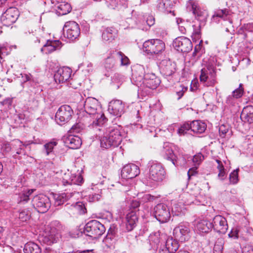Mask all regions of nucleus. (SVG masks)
I'll list each match as a JSON object with an SVG mask.
<instances>
[{"mask_svg": "<svg viewBox=\"0 0 253 253\" xmlns=\"http://www.w3.org/2000/svg\"><path fill=\"white\" fill-rule=\"evenodd\" d=\"M54 198L55 200V205L56 206H59L63 204L66 201V195L65 193L55 194Z\"/></svg>", "mask_w": 253, "mask_h": 253, "instance_id": "obj_40", "label": "nucleus"}, {"mask_svg": "<svg viewBox=\"0 0 253 253\" xmlns=\"http://www.w3.org/2000/svg\"><path fill=\"white\" fill-rule=\"evenodd\" d=\"M207 127L206 125L199 120L193 121L190 123H185L178 129V133L184 135L187 131L191 130L196 133H202L205 131Z\"/></svg>", "mask_w": 253, "mask_h": 253, "instance_id": "obj_6", "label": "nucleus"}, {"mask_svg": "<svg viewBox=\"0 0 253 253\" xmlns=\"http://www.w3.org/2000/svg\"><path fill=\"white\" fill-rule=\"evenodd\" d=\"M213 225L207 220L198 221L196 225L197 229L202 233H208L211 230Z\"/></svg>", "mask_w": 253, "mask_h": 253, "instance_id": "obj_33", "label": "nucleus"}, {"mask_svg": "<svg viewBox=\"0 0 253 253\" xmlns=\"http://www.w3.org/2000/svg\"><path fill=\"white\" fill-rule=\"evenodd\" d=\"M197 169L195 168H193L190 169L187 172V174L190 178L191 176L194 175L195 174L197 173Z\"/></svg>", "mask_w": 253, "mask_h": 253, "instance_id": "obj_60", "label": "nucleus"}, {"mask_svg": "<svg viewBox=\"0 0 253 253\" xmlns=\"http://www.w3.org/2000/svg\"><path fill=\"white\" fill-rule=\"evenodd\" d=\"M85 127V126L82 123H80V121L78 120V122L72 126L70 132L71 133H79Z\"/></svg>", "mask_w": 253, "mask_h": 253, "instance_id": "obj_44", "label": "nucleus"}, {"mask_svg": "<svg viewBox=\"0 0 253 253\" xmlns=\"http://www.w3.org/2000/svg\"><path fill=\"white\" fill-rule=\"evenodd\" d=\"M115 53L116 51H111V55L106 58L104 67L106 69H112L114 68L115 64V59L117 58L116 57H115Z\"/></svg>", "mask_w": 253, "mask_h": 253, "instance_id": "obj_38", "label": "nucleus"}, {"mask_svg": "<svg viewBox=\"0 0 253 253\" xmlns=\"http://www.w3.org/2000/svg\"><path fill=\"white\" fill-rule=\"evenodd\" d=\"M184 207L179 204H175L172 208V213L173 215L180 216L183 213Z\"/></svg>", "mask_w": 253, "mask_h": 253, "instance_id": "obj_43", "label": "nucleus"}, {"mask_svg": "<svg viewBox=\"0 0 253 253\" xmlns=\"http://www.w3.org/2000/svg\"><path fill=\"white\" fill-rule=\"evenodd\" d=\"M73 111L71 107L67 105H64L59 107L55 114V121L60 125L68 123L71 119Z\"/></svg>", "mask_w": 253, "mask_h": 253, "instance_id": "obj_8", "label": "nucleus"}, {"mask_svg": "<svg viewBox=\"0 0 253 253\" xmlns=\"http://www.w3.org/2000/svg\"><path fill=\"white\" fill-rule=\"evenodd\" d=\"M105 231V228L102 224L96 220H92L85 225L84 233L88 236L96 239L101 236Z\"/></svg>", "mask_w": 253, "mask_h": 253, "instance_id": "obj_4", "label": "nucleus"}, {"mask_svg": "<svg viewBox=\"0 0 253 253\" xmlns=\"http://www.w3.org/2000/svg\"><path fill=\"white\" fill-rule=\"evenodd\" d=\"M71 70L68 67L59 68L54 76L56 83L62 84L66 82L71 77Z\"/></svg>", "mask_w": 253, "mask_h": 253, "instance_id": "obj_22", "label": "nucleus"}, {"mask_svg": "<svg viewBox=\"0 0 253 253\" xmlns=\"http://www.w3.org/2000/svg\"><path fill=\"white\" fill-rule=\"evenodd\" d=\"M83 178L81 175H79L77 177H75L74 179H72L71 183L75 184L80 185L83 182Z\"/></svg>", "mask_w": 253, "mask_h": 253, "instance_id": "obj_55", "label": "nucleus"}, {"mask_svg": "<svg viewBox=\"0 0 253 253\" xmlns=\"http://www.w3.org/2000/svg\"><path fill=\"white\" fill-rule=\"evenodd\" d=\"M165 48V42L160 39L148 40L143 44V51L151 55L159 54L163 52Z\"/></svg>", "mask_w": 253, "mask_h": 253, "instance_id": "obj_3", "label": "nucleus"}, {"mask_svg": "<svg viewBox=\"0 0 253 253\" xmlns=\"http://www.w3.org/2000/svg\"><path fill=\"white\" fill-rule=\"evenodd\" d=\"M228 235L230 237L237 238L238 237V231L236 229H233Z\"/></svg>", "mask_w": 253, "mask_h": 253, "instance_id": "obj_58", "label": "nucleus"}, {"mask_svg": "<svg viewBox=\"0 0 253 253\" xmlns=\"http://www.w3.org/2000/svg\"><path fill=\"white\" fill-rule=\"evenodd\" d=\"M147 25L151 27L155 24V18L152 15H149L146 19Z\"/></svg>", "mask_w": 253, "mask_h": 253, "instance_id": "obj_57", "label": "nucleus"}, {"mask_svg": "<svg viewBox=\"0 0 253 253\" xmlns=\"http://www.w3.org/2000/svg\"><path fill=\"white\" fill-rule=\"evenodd\" d=\"M157 8L161 12H164L166 10V3L163 0H157Z\"/></svg>", "mask_w": 253, "mask_h": 253, "instance_id": "obj_50", "label": "nucleus"}, {"mask_svg": "<svg viewBox=\"0 0 253 253\" xmlns=\"http://www.w3.org/2000/svg\"><path fill=\"white\" fill-rule=\"evenodd\" d=\"M154 213L155 218L160 222H167L170 217L169 209L164 204H159L154 208Z\"/></svg>", "mask_w": 253, "mask_h": 253, "instance_id": "obj_11", "label": "nucleus"}, {"mask_svg": "<svg viewBox=\"0 0 253 253\" xmlns=\"http://www.w3.org/2000/svg\"><path fill=\"white\" fill-rule=\"evenodd\" d=\"M239 169L234 170L229 175V180L231 183L235 184L238 183Z\"/></svg>", "mask_w": 253, "mask_h": 253, "instance_id": "obj_45", "label": "nucleus"}, {"mask_svg": "<svg viewBox=\"0 0 253 253\" xmlns=\"http://www.w3.org/2000/svg\"><path fill=\"white\" fill-rule=\"evenodd\" d=\"M140 69L141 70V74L137 75L135 71H133L132 78L133 80L136 79V82H141L143 81V83L148 88L151 89H155L160 84L161 80L157 77L155 74L153 73H147L145 75H143V69L140 67Z\"/></svg>", "mask_w": 253, "mask_h": 253, "instance_id": "obj_2", "label": "nucleus"}, {"mask_svg": "<svg viewBox=\"0 0 253 253\" xmlns=\"http://www.w3.org/2000/svg\"><path fill=\"white\" fill-rule=\"evenodd\" d=\"M152 197V195L151 194H145L144 195L143 199L145 202H151V198Z\"/></svg>", "mask_w": 253, "mask_h": 253, "instance_id": "obj_64", "label": "nucleus"}, {"mask_svg": "<svg viewBox=\"0 0 253 253\" xmlns=\"http://www.w3.org/2000/svg\"><path fill=\"white\" fill-rule=\"evenodd\" d=\"M18 185L17 187H21L22 188L18 193L17 199L18 204H25L29 200V196L33 192V189H29L25 186L26 178L24 177L20 176L18 179Z\"/></svg>", "mask_w": 253, "mask_h": 253, "instance_id": "obj_10", "label": "nucleus"}, {"mask_svg": "<svg viewBox=\"0 0 253 253\" xmlns=\"http://www.w3.org/2000/svg\"><path fill=\"white\" fill-rule=\"evenodd\" d=\"M164 246L171 253H174L179 247L177 241L173 240L172 238H168Z\"/></svg>", "mask_w": 253, "mask_h": 253, "instance_id": "obj_35", "label": "nucleus"}, {"mask_svg": "<svg viewBox=\"0 0 253 253\" xmlns=\"http://www.w3.org/2000/svg\"><path fill=\"white\" fill-rule=\"evenodd\" d=\"M71 209L77 211L79 214H83L86 212V209L84 203L79 202L76 204L71 206Z\"/></svg>", "mask_w": 253, "mask_h": 253, "instance_id": "obj_39", "label": "nucleus"}, {"mask_svg": "<svg viewBox=\"0 0 253 253\" xmlns=\"http://www.w3.org/2000/svg\"><path fill=\"white\" fill-rule=\"evenodd\" d=\"M115 57L121 60L122 65H127L129 64L128 57L121 51H116Z\"/></svg>", "mask_w": 253, "mask_h": 253, "instance_id": "obj_41", "label": "nucleus"}, {"mask_svg": "<svg viewBox=\"0 0 253 253\" xmlns=\"http://www.w3.org/2000/svg\"><path fill=\"white\" fill-rule=\"evenodd\" d=\"M117 240V230L114 226L111 227L107 234L103 240L104 243L108 246H111L116 242Z\"/></svg>", "mask_w": 253, "mask_h": 253, "instance_id": "obj_30", "label": "nucleus"}, {"mask_svg": "<svg viewBox=\"0 0 253 253\" xmlns=\"http://www.w3.org/2000/svg\"><path fill=\"white\" fill-rule=\"evenodd\" d=\"M122 141L121 132L118 129L114 128L109 131L100 139L101 147L108 149L111 147H117Z\"/></svg>", "mask_w": 253, "mask_h": 253, "instance_id": "obj_1", "label": "nucleus"}, {"mask_svg": "<svg viewBox=\"0 0 253 253\" xmlns=\"http://www.w3.org/2000/svg\"><path fill=\"white\" fill-rule=\"evenodd\" d=\"M160 67L161 73L166 77L171 76L176 70V64L170 60H163Z\"/></svg>", "mask_w": 253, "mask_h": 253, "instance_id": "obj_20", "label": "nucleus"}, {"mask_svg": "<svg viewBox=\"0 0 253 253\" xmlns=\"http://www.w3.org/2000/svg\"><path fill=\"white\" fill-rule=\"evenodd\" d=\"M32 202L34 208L40 213L46 212L51 205L49 198L43 194L35 196Z\"/></svg>", "mask_w": 253, "mask_h": 253, "instance_id": "obj_7", "label": "nucleus"}, {"mask_svg": "<svg viewBox=\"0 0 253 253\" xmlns=\"http://www.w3.org/2000/svg\"><path fill=\"white\" fill-rule=\"evenodd\" d=\"M225 174H226V173H225V169H222L221 170H219V173H218V176L221 180H223L225 178Z\"/></svg>", "mask_w": 253, "mask_h": 253, "instance_id": "obj_61", "label": "nucleus"}, {"mask_svg": "<svg viewBox=\"0 0 253 253\" xmlns=\"http://www.w3.org/2000/svg\"><path fill=\"white\" fill-rule=\"evenodd\" d=\"M18 144H19L20 146L19 149L20 150V151L17 150V154H20L21 153V151L24 149V145L22 144V142L21 141L17 140V145Z\"/></svg>", "mask_w": 253, "mask_h": 253, "instance_id": "obj_62", "label": "nucleus"}, {"mask_svg": "<svg viewBox=\"0 0 253 253\" xmlns=\"http://www.w3.org/2000/svg\"><path fill=\"white\" fill-rule=\"evenodd\" d=\"M56 144L57 143L54 141L50 142L44 145V150L45 151L46 155H49L52 152L54 147L56 146Z\"/></svg>", "mask_w": 253, "mask_h": 253, "instance_id": "obj_46", "label": "nucleus"}, {"mask_svg": "<svg viewBox=\"0 0 253 253\" xmlns=\"http://www.w3.org/2000/svg\"><path fill=\"white\" fill-rule=\"evenodd\" d=\"M234 95H243L244 93L243 84H240L238 88L233 91Z\"/></svg>", "mask_w": 253, "mask_h": 253, "instance_id": "obj_54", "label": "nucleus"}, {"mask_svg": "<svg viewBox=\"0 0 253 253\" xmlns=\"http://www.w3.org/2000/svg\"><path fill=\"white\" fill-rule=\"evenodd\" d=\"M203 159L204 156L201 153H199L193 157V162L195 165H199Z\"/></svg>", "mask_w": 253, "mask_h": 253, "instance_id": "obj_51", "label": "nucleus"}, {"mask_svg": "<svg viewBox=\"0 0 253 253\" xmlns=\"http://www.w3.org/2000/svg\"><path fill=\"white\" fill-rule=\"evenodd\" d=\"M159 253H171L167 248H165V246L162 247L159 250Z\"/></svg>", "mask_w": 253, "mask_h": 253, "instance_id": "obj_63", "label": "nucleus"}, {"mask_svg": "<svg viewBox=\"0 0 253 253\" xmlns=\"http://www.w3.org/2000/svg\"><path fill=\"white\" fill-rule=\"evenodd\" d=\"M101 198L100 195L98 194H95L92 195H90L89 197V202H94L98 201Z\"/></svg>", "mask_w": 253, "mask_h": 253, "instance_id": "obj_56", "label": "nucleus"}, {"mask_svg": "<svg viewBox=\"0 0 253 253\" xmlns=\"http://www.w3.org/2000/svg\"><path fill=\"white\" fill-rule=\"evenodd\" d=\"M138 221V215L136 211H130L126 215V228L128 231H131L136 226Z\"/></svg>", "mask_w": 253, "mask_h": 253, "instance_id": "obj_26", "label": "nucleus"}, {"mask_svg": "<svg viewBox=\"0 0 253 253\" xmlns=\"http://www.w3.org/2000/svg\"><path fill=\"white\" fill-rule=\"evenodd\" d=\"M112 80L114 82L118 83L122 82L124 80V76L120 74L116 73L114 75Z\"/></svg>", "mask_w": 253, "mask_h": 253, "instance_id": "obj_52", "label": "nucleus"}, {"mask_svg": "<svg viewBox=\"0 0 253 253\" xmlns=\"http://www.w3.org/2000/svg\"><path fill=\"white\" fill-rule=\"evenodd\" d=\"M140 206V203L139 202L137 201H133L130 204V210L131 211H136V213L138 212V208Z\"/></svg>", "mask_w": 253, "mask_h": 253, "instance_id": "obj_53", "label": "nucleus"}, {"mask_svg": "<svg viewBox=\"0 0 253 253\" xmlns=\"http://www.w3.org/2000/svg\"><path fill=\"white\" fill-rule=\"evenodd\" d=\"M173 45L177 51L182 52H188L192 48V43L191 41L184 37L175 39L173 41Z\"/></svg>", "mask_w": 253, "mask_h": 253, "instance_id": "obj_13", "label": "nucleus"}, {"mask_svg": "<svg viewBox=\"0 0 253 253\" xmlns=\"http://www.w3.org/2000/svg\"><path fill=\"white\" fill-rule=\"evenodd\" d=\"M65 143L69 148L76 149L81 146L82 140L77 136L70 135L65 139Z\"/></svg>", "mask_w": 253, "mask_h": 253, "instance_id": "obj_29", "label": "nucleus"}, {"mask_svg": "<svg viewBox=\"0 0 253 253\" xmlns=\"http://www.w3.org/2000/svg\"><path fill=\"white\" fill-rule=\"evenodd\" d=\"M192 9L193 14L198 20L205 21L208 16L206 10L202 9L195 4L192 5Z\"/></svg>", "mask_w": 253, "mask_h": 253, "instance_id": "obj_31", "label": "nucleus"}, {"mask_svg": "<svg viewBox=\"0 0 253 253\" xmlns=\"http://www.w3.org/2000/svg\"><path fill=\"white\" fill-rule=\"evenodd\" d=\"M229 130V126L224 125H221L219 127V133L220 136L224 138L225 134L228 132Z\"/></svg>", "mask_w": 253, "mask_h": 253, "instance_id": "obj_48", "label": "nucleus"}, {"mask_svg": "<svg viewBox=\"0 0 253 253\" xmlns=\"http://www.w3.org/2000/svg\"><path fill=\"white\" fill-rule=\"evenodd\" d=\"M71 10V6L68 3L61 2L58 6L57 13L60 15H64L69 13Z\"/></svg>", "mask_w": 253, "mask_h": 253, "instance_id": "obj_37", "label": "nucleus"}, {"mask_svg": "<svg viewBox=\"0 0 253 253\" xmlns=\"http://www.w3.org/2000/svg\"><path fill=\"white\" fill-rule=\"evenodd\" d=\"M16 11L14 7H9L3 14L1 20L4 26L8 27L16 22Z\"/></svg>", "mask_w": 253, "mask_h": 253, "instance_id": "obj_23", "label": "nucleus"}, {"mask_svg": "<svg viewBox=\"0 0 253 253\" xmlns=\"http://www.w3.org/2000/svg\"><path fill=\"white\" fill-rule=\"evenodd\" d=\"M92 112H89L87 111H81L78 113V120L80 121L85 127L92 126L93 116Z\"/></svg>", "mask_w": 253, "mask_h": 253, "instance_id": "obj_24", "label": "nucleus"}, {"mask_svg": "<svg viewBox=\"0 0 253 253\" xmlns=\"http://www.w3.org/2000/svg\"><path fill=\"white\" fill-rule=\"evenodd\" d=\"M190 230L187 223H180L173 230L175 238L181 242H184L188 237Z\"/></svg>", "mask_w": 253, "mask_h": 253, "instance_id": "obj_14", "label": "nucleus"}, {"mask_svg": "<svg viewBox=\"0 0 253 253\" xmlns=\"http://www.w3.org/2000/svg\"><path fill=\"white\" fill-rule=\"evenodd\" d=\"M62 43L59 41H47L41 50L45 54H49L61 48Z\"/></svg>", "mask_w": 253, "mask_h": 253, "instance_id": "obj_25", "label": "nucleus"}, {"mask_svg": "<svg viewBox=\"0 0 253 253\" xmlns=\"http://www.w3.org/2000/svg\"><path fill=\"white\" fill-rule=\"evenodd\" d=\"M106 4L108 8L115 9L118 5V0H105Z\"/></svg>", "mask_w": 253, "mask_h": 253, "instance_id": "obj_49", "label": "nucleus"}, {"mask_svg": "<svg viewBox=\"0 0 253 253\" xmlns=\"http://www.w3.org/2000/svg\"><path fill=\"white\" fill-rule=\"evenodd\" d=\"M211 223L213 225L214 230L219 233H225L228 229L226 219L221 215L215 216Z\"/></svg>", "mask_w": 253, "mask_h": 253, "instance_id": "obj_16", "label": "nucleus"}, {"mask_svg": "<svg viewBox=\"0 0 253 253\" xmlns=\"http://www.w3.org/2000/svg\"><path fill=\"white\" fill-rule=\"evenodd\" d=\"M99 105L98 100L94 97H88L84 101V107L87 111L89 112H96L97 111V107Z\"/></svg>", "mask_w": 253, "mask_h": 253, "instance_id": "obj_28", "label": "nucleus"}, {"mask_svg": "<svg viewBox=\"0 0 253 253\" xmlns=\"http://www.w3.org/2000/svg\"><path fill=\"white\" fill-rule=\"evenodd\" d=\"M162 153L164 157L167 159L170 160L175 166L177 167L181 165L179 163V160L174 154L171 145L168 142L164 143Z\"/></svg>", "mask_w": 253, "mask_h": 253, "instance_id": "obj_21", "label": "nucleus"}, {"mask_svg": "<svg viewBox=\"0 0 253 253\" xmlns=\"http://www.w3.org/2000/svg\"><path fill=\"white\" fill-rule=\"evenodd\" d=\"M200 80L207 86H213L217 83L215 70L212 65L208 64L206 68L201 70Z\"/></svg>", "mask_w": 253, "mask_h": 253, "instance_id": "obj_5", "label": "nucleus"}, {"mask_svg": "<svg viewBox=\"0 0 253 253\" xmlns=\"http://www.w3.org/2000/svg\"><path fill=\"white\" fill-rule=\"evenodd\" d=\"M217 17H219L223 20L224 23L222 24L223 26H227L228 27L225 28V31L227 32H229L228 28L232 26V20L230 18L229 10L226 8L216 10L214 12V15L212 16V18L215 20V18Z\"/></svg>", "mask_w": 253, "mask_h": 253, "instance_id": "obj_15", "label": "nucleus"}, {"mask_svg": "<svg viewBox=\"0 0 253 253\" xmlns=\"http://www.w3.org/2000/svg\"><path fill=\"white\" fill-rule=\"evenodd\" d=\"M92 115L93 116L92 127L93 128L98 127V129L99 130H102L108 121L107 118H106L104 113L100 110L92 113Z\"/></svg>", "mask_w": 253, "mask_h": 253, "instance_id": "obj_19", "label": "nucleus"}, {"mask_svg": "<svg viewBox=\"0 0 253 253\" xmlns=\"http://www.w3.org/2000/svg\"><path fill=\"white\" fill-rule=\"evenodd\" d=\"M193 32L192 37L195 40L199 39L201 35V25L200 23H196L192 26Z\"/></svg>", "mask_w": 253, "mask_h": 253, "instance_id": "obj_42", "label": "nucleus"}, {"mask_svg": "<svg viewBox=\"0 0 253 253\" xmlns=\"http://www.w3.org/2000/svg\"><path fill=\"white\" fill-rule=\"evenodd\" d=\"M29 211L25 209L19 211L18 216V222L17 220V224L22 226L25 222H26L30 218Z\"/></svg>", "mask_w": 253, "mask_h": 253, "instance_id": "obj_36", "label": "nucleus"}, {"mask_svg": "<svg viewBox=\"0 0 253 253\" xmlns=\"http://www.w3.org/2000/svg\"><path fill=\"white\" fill-rule=\"evenodd\" d=\"M25 253H41L42 250L37 244L34 242L26 243L23 249Z\"/></svg>", "mask_w": 253, "mask_h": 253, "instance_id": "obj_34", "label": "nucleus"}, {"mask_svg": "<svg viewBox=\"0 0 253 253\" xmlns=\"http://www.w3.org/2000/svg\"><path fill=\"white\" fill-rule=\"evenodd\" d=\"M149 171V179L156 182L163 181L165 176V171L162 166L159 163H152L150 164Z\"/></svg>", "mask_w": 253, "mask_h": 253, "instance_id": "obj_9", "label": "nucleus"}, {"mask_svg": "<svg viewBox=\"0 0 253 253\" xmlns=\"http://www.w3.org/2000/svg\"><path fill=\"white\" fill-rule=\"evenodd\" d=\"M215 162L217 164V169H218V170H221L224 169L223 165L220 160L218 159H215Z\"/></svg>", "mask_w": 253, "mask_h": 253, "instance_id": "obj_59", "label": "nucleus"}, {"mask_svg": "<svg viewBox=\"0 0 253 253\" xmlns=\"http://www.w3.org/2000/svg\"><path fill=\"white\" fill-rule=\"evenodd\" d=\"M63 31L65 37L71 41L76 40L80 35L79 25L75 21L66 22L63 28Z\"/></svg>", "mask_w": 253, "mask_h": 253, "instance_id": "obj_12", "label": "nucleus"}, {"mask_svg": "<svg viewBox=\"0 0 253 253\" xmlns=\"http://www.w3.org/2000/svg\"><path fill=\"white\" fill-rule=\"evenodd\" d=\"M117 30L113 28H107L103 31L102 37L103 40L111 42L115 40L117 36Z\"/></svg>", "mask_w": 253, "mask_h": 253, "instance_id": "obj_32", "label": "nucleus"}, {"mask_svg": "<svg viewBox=\"0 0 253 253\" xmlns=\"http://www.w3.org/2000/svg\"><path fill=\"white\" fill-rule=\"evenodd\" d=\"M125 105L122 100H113L109 102L108 111L111 114L121 117L124 113Z\"/></svg>", "mask_w": 253, "mask_h": 253, "instance_id": "obj_17", "label": "nucleus"}, {"mask_svg": "<svg viewBox=\"0 0 253 253\" xmlns=\"http://www.w3.org/2000/svg\"><path fill=\"white\" fill-rule=\"evenodd\" d=\"M214 253H223V246L222 241H217L213 247Z\"/></svg>", "mask_w": 253, "mask_h": 253, "instance_id": "obj_47", "label": "nucleus"}, {"mask_svg": "<svg viewBox=\"0 0 253 253\" xmlns=\"http://www.w3.org/2000/svg\"><path fill=\"white\" fill-rule=\"evenodd\" d=\"M140 173L139 167L133 164H129L125 166L121 172L122 176L125 178L131 179L135 177Z\"/></svg>", "mask_w": 253, "mask_h": 253, "instance_id": "obj_18", "label": "nucleus"}, {"mask_svg": "<svg viewBox=\"0 0 253 253\" xmlns=\"http://www.w3.org/2000/svg\"><path fill=\"white\" fill-rule=\"evenodd\" d=\"M240 118L245 123H253V107L248 106L244 107L241 114Z\"/></svg>", "mask_w": 253, "mask_h": 253, "instance_id": "obj_27", "label": "nucleus"}]
</instances>
